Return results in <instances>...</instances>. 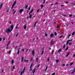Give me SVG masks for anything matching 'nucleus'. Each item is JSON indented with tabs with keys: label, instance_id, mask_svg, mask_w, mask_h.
Segmentation results:
<instances>
[{
	"label": "nucleus",
	"instance_id": "16",
	"mask_svg": "<svg viewBox=\"0 0 75 75\" xmlns=\"http://www.w3.org/2000/svg\"><path fill=\"white\" fill-rule=\"evenodd\" d=\"M24 72L23 71H21V74L20 75H22V74H24Z\"/></svg>",
	"mask_w": 75,
	"mask_h": 75
},
{
	"label": "nucleus",
	"instance_id": "11",
	"mask_svg": "<svg viewBox=\"0 0 75 75\" xmlns=\"http://www.w3.org/2000/svg\"><path fill=\"white\" fill-rule=\"evenodd\" d=\"M9 10H10V7H8L7 8V13H8V11H9Z\"/></svg>",
	"mask_w": 75,
	"mask_h": 75
},
{
	"label": "nucleus",
	"instance_id": "60",
	"mask_svg": "<svg viewBox=\"0 0 75 75\" xmlns=\"http://www.w3.org/2000/svg\"><path fill=\"white\" fill-rule=\"evenodd\" d=\"M15 68V66H14L12 68V69H14Z\"/></svg>",
	"mask_w": 75,
	"mask_h": 75
},
{
	"label": "nucleus",
	"instance_id": "34",
	"mask_svg": "<svg viewBox=\"0 0 75 75\" xmlns=\"http://www.w3.org/2000/svg\"><path fill=\"white\" fill-rule=\"evenodd\" d=\"M54 35L55 36H56V35H57V33H56V32H55L54 33Z\"/></svg>",
	"mask_w": 75,
	"mask_h": 75
},
{
	"label": "nucleus",
	"instance_id": "56",
	"mask_svg": "<svg viewBox=\"0 0 75 75\" xmlns=\"http://www.w3.org/2000/svg\"><path fill=\"white\" fill-rule=\"evenodd\" d=\"M10 53H11V51L10 50L8 52V54H10Z\"/></svg>",
	"mask_w": 75,
	"mask_h": 75
},
{
	"label": "nucleus",
	"instance_id": "59",
	"mask_svg": "<svg viewBox=\"0 0 75 75\" xmlns=\"http://www.w3.org/2000/svg\"><path fill=\"white\" fill-rule=\"evenodd\" d=\"M16 11H15L13 12V14H14L15 13H16Z\"/></svg>",
	"mask_w": 75,
	"mask_h": 75
},
{
	"label": "nucleus",
	"instance_id": "48",
	"mask_svg": "<svg viewBox=\"0 0 75 75\" xmlns=\"http://www.w3.org/2000/svg\"><path fill=\"white\" fill-rule=\"evenodd\" d=\"M59 62V60H57L56 61V62H57H57Z\"/></svg>",
	"mask_w": 75,
	"mask_h": 75
},
{
	"label": "nucleus",
	"instance_id": "29",
	"mask_svg": "<svg viewBox=\"0 0 75 75\" xmlns=\"http://www.w3.org/2000/svg\"><path fill=\"white\" fill-rule=\"evenodd\" d=\"M71 34H69V35L68 36V37L67 38H69V37H70V36H71Z\"/></svg>",
	"mask_w": 75,
	"mask_h": 75
},
{
	"label": "nucleus",
	"instance_id": "57",
	"mask_svg": "<svg viewBox=\"0 0 75 75\" xmlns=\"http://www.w3.org/2000/svg\"><path fill=\"white\" fill-rule=\"evenodd\" d=\"M64 65H65V64H63L62 65V67H64Z\"/></svg>",
	"mask_w": 75,
	"mask_h": 75
},
{
	"label": "nucleus",
	"instance_id": "54",
	"mask_svg": "<svg viewBox=\"0 0 75 75\" xmlns=\"http://www.w3.org/2000/svg\"><path fill=\"white\" fill-rule=\"evenodd\" d=\"M30 71H32V68H31L30 70H29Z\"/></svg>",
	"mask_w": 75,
	"mask_h": 75
},
{
	"label": "nucleus",
	"instance_id": "46",
	"mask_svg": "<svg viewBox=\"0 0 75 75\" xmlns=\"http://www.w3.org/2000/svg\"><path fill=\"white\" fill-rule=\"evenodd\" d=\"M17 27H18V24L17 25V26L15 28H17Z\"/></svg>",
	"mask_w": 75,
	"mask_h": 75
},
{
	"label": "nucleus",
	"instance_id": "2",
	"mask_svg": "<svg viewBox=\"0 0 75 75\" xmlns=\"http://www.w3.org/2000/svg\"><path fill=\"white\" fill-rule=\"evenodd\" d=\"M32 53V55L33 57L35 55V50H33L31 52Z\"/></svg>",
	"mask_w": 75,
	"mask_h": 75
},
{
	"label": "nucleus",
	"instance_id": "4",
	"mask_svg": "<svg viewBox=\"0 0 75 75\" xmlns=\"http://www.w3.org/2000/svg\"><path fill=\"white\" fill-rule=\"evenodd\" d=\"M54 43H55V42H53V40L52 39L51 40V42H50L51 45H52V44H54Z\"/></svg>",
	"mask_w": 75,
	"mask_h": 75
},
{
	"label": "nucleus",
	"instance_id": "47",
	"mask_svg": "<svg viewBox=\"0 0 75 75\" xmlns=\"http://www.w3.org/2000/svg\"><path fill=\"white\" fill-rule=\"evenodd\" d=\"M19 34V33H18L17 35H16V37H17L18 36V34Z\"/></svg>",
	"mask_w": 75,
	"mask_h": 75
},
{
	"label": "nucleus",
	"instance_id": "21",
	"mask_svg": "<svg viewBox=\"0 0 75 75\" xmlns=\"http://www.w3.org/2000/svg\"><path fill=\"white\" fill-rule=\"evenodd\" d=\"M49 61H50V58H48L47 60V62H49Z\"/></svg>",
	"mask_w": 75,
	"mask_h": 75
},
{
	"label": "nucleus",
	"instance_id": "38",
	"mask_svg": "<svg viewBox=\"0 0 75 75\" xmlns=\"http://www.w3.org/2000/svg\"><path fill=\"white\" fill-rule=\"evenodd\" d=\"M62 37H63V35H62V36H60L59 37V38H62Z\"/></svg>",
	"mask_w": 75,
	"mask_h": 75
},
{
	"label": "nucleus",
	"instance_id": "18",
	"mask_svg": "<svg viewBox=\"0 0 75 75\" xmlns=\"http://www.w3.org/2000/svg\"><path fill=\"white\" fill-rule=\"evenodd\" d=\"M38 57H37L36 58V61L37 62H38Z\"/></svg>",
	"mask_w": 75,
	"mask_h": 75
},
{
	"label": "nucleus",
	"instance_id": "26",
	"mask_svg": "<svg viewBox=\"0 0 75 75\" xmlns=\"http://www.w3.org/2000/svg\"><path fill=\"white\" fill-rule=\"evenodd\" d=\"M54 50H52V54L53 53H54Z\"/></svg>",
	"mask_w": 75,
	"mask_h": 75
},
{
	"label": "nucleus",
	"instance_id": "42",
	"mask_svg": "<svg viewBox=\"0 0 75 75\" xmlns=\"http://www.w3.org/2000/svg\"><path fill=\"white\" fill-rule=\"evenodd\" d=\"M43 6H44V5H41V8H42L43 7Z\"/></svg>",
	"mask_w": 75,
	"mask_h": 75
},
{
	"label": "nucleus",
	"instance_id": "9",
	"mask_svg": "<svg viewBox=\"0 0 75 75\" xmlns=\"http://www.w3.org/2000/svg\"><path fill=\"white\" fill-rule=\"evenodd\" d=\"M44 47H43L42 48V53H41V54L42 55V54H44Z\"/></svg>",
	"mask_w": 75,
	"mask_h": 75
},
{
	"label": "nucleus",
	"instance_id": "12",
	"mask_svg": "<svg viewBox=\"0 0 75 75\" xmlns=\"http://www.w3.org/2000/svg\"><path fill=\"white\" fill-rule=\"evenodd\" d=\"M62 51V49H60L58 51V52H61Z\"/></svg>",
	"mask_w": 75,
	"mask_h": 75
},
{
	"label": "nucleus",
	"instance_id": "45",
	"mask_svg": "<svg viewBox=\"0 0 75 75\" xmlns=\"http://www.w3.org/2000/svg\"><path fill=\"white\" fill-rule=\"evenodd\" d=\"M69 17H72V14L69 15Z\"/></svg>",
	"mask_w": 75,
	"mask_h": 75
},
{
	"label": "nucleus",
	"instance_id": "36",
	"mask_svg": "<svg viewBox=\"0 0 75 75\" xmlns=\"http://www.w3.org/2000/svg\"><path fill=\"white\" fill-rule=\"evenodd\" d=\"M33 65H34V64L31 63L30 66L33 67Z\"/></svg>",
	"mask_w": 75,
	"mask_h": 75
},
{
	"label": "nucleus",
	"instance_id": "37",
	"mask_svg": "<svg viewBox=\"0 0 75 75\" xmlns=\"http://www.w3.org/2000/svg\"><path fill=\"white\" fill-rule=\"evenodd\" d=\"M74 34H75V33H72V35L73 36L74 35Z\"/></svg>",
	"mask_w": 75,
	"mask_h": 75
},
{
	"label": "nucleus",
	"instance_id": "14",
	"mask_svg": "<svg viewBox=\"0 0 75 75\" xmlns=\"http://www.w3.org/2000/svg\"><path fill=\"white\" fill-rule=\"evenodd\" d=\"M10 28H14V25H11Z\"/></svg>",
	"mask_w": 75,
	"mask_h": 75
},
{
	"label": "nucleus",
	"instance_id": "55",
	"mask_svg": "<svg viewBox=\"0 0 75 75\" xmlns=\"http://www.w3.org/2000/svg\"><path fill=\"white\" fill-rule=\"evenodd\" d=\"M45 36H47V35H48L46 33V34H45Z\"/></svg>",
	"mask_w": 75,
	"mask_h": 75
},
{
	"label": "nucleus",
	"instance_id": "52",
	"mask_svg": "<svg viewBox=\"0 0 75 75\" xmlns=\"http://www.w3.org/2000/svg\"><path fill=\"white\" fill-rule=\"evenodd\" d=\"M24 62H26V59H24Z\"/></svg>",
	"mask_w": 75,
	"mask_h": 75
},
{
	"label": "nucleus",
	"instance_id": "1",
	"mask_svg": "<svg viewBox=\"0 0 75 75\" xmlns=\"http://www.w3.org/2000/svg\"><path fill=\"white\" fill-rule=\"evenodd\" d=\"M13 28H11V29L10 30V29H8L6 30V33H10L12 30H13Z\"/></svg>",
	"mask_w": 75,
	"mask_h": 75
},
{
	"label": "nucleus",
	"instance_id": "41",
	"mask_svg": "<svg viewBox=\"0 0 75 75\" xmlns=\"http://www.w3.org/2000/svg\"><path fill=\"white\" fill-rule=\"evenodd\" d=\"M47 68H48V67H46V68L45 69V71H47Z\"/></svg>",
	"mask_w": 75,
	"mask_h": 75
},
{
	"label": "nucleus",
	"instance_id": "15",
	"mask_svg": "<svg viewBox=\"0 0 75 75\" xmlns=\"http://www.w3.org/2000/svg\"><path fill=\"white\" fill-rule=\"evenodd\" d=\"M23 59H24V57H22L21 60V62H23Z\"/></svg>",
	"mask_w": 75,
	"mask_h": 75
},
{
	"label": "nucleus",
	"instance_id": "40",
	"mask_svg": "<svg viewBox=\"0 0 75 75\" xmlns=\"http://www.w3.org/2000/svg\"><path fill=\"white\" fill-rule=\"evenodd\" d=\"M17 46H16V47L15 48V50H17Z\"/></svg>",
	"mask_w": 75,
	"mask_h": 75
},
{
	"label": "nucleus",
	"instance_id": "8",
	"mask_svg": "<svg viewBox=\"0 0 75 75\" xmlns=\"http://www.w3.org/2000/svg\"><path fill=\"white\" fill-rule=\"evenodd\" d=\"M3 5V3H1V5L0 6V9H1V8H2Z\"/></svg>",
	"mask_w": 75,
	"mask_h": 75
},
{
	"label": "nucleus",
	"instance_id": "17",
	"mask_svg": "<svg viewBox=\"0 0 75 75\" xmlns=\"http://www.w3.org/2000/svg\"><path fill=\"white\" fill-rule=\"evenodd\" d=\"M69 54H70V52H69L67 54V55H66V57H67L68 56V55H69Z\"/></svg>",
	"mask_w": 75,
	"mask_h": 75
},
{
	"label": "nucleus",
	"instance_id": "20",
	"mask_svg": "<svg viewBox=\"0 0 75 75\" xmlns=\"http://www.w3.org/2000/svg\"><path fill=\"white\" fill-rule=\"evenodd\" d=\"M68 50V47H67V48H66L65 50L67 51V50Z\"/></svg>",
	"mask_w": 75,
	"mask_h": 75
},
{
	"label": "nucleus",
	"instance_id": "61",
	"mask_svg": "<svg viewBox=\"0 0 75 75\" xmlns=\"http://www.w3.org/2000/svg\"><path fill=\"white\" fill-rule=\"evenodd\" d=\"M10 42H11V41H10L9 42L8 44H10Z\"/></svg>",
	"mask_w": 75,
	"mask_h": 75
},
{
	"label": "nucleus",
	"instance_id": "39",
	"mask_svg": "<svg viewBox=\"0 0 75 75\" xmlns=\"http://www.w3.org/2000/svg\"><path fill=\"white\" fill-rule=\"evenodd\" d=\"M73 65V63H71L70 64V65Z\"/></svg>",
	"mask_w": 75,
	"mask_h": 75
},
{
	"label": "nucleus",
	"instance_id": "6",
	"mask_svg": "<svg viewBox=\"0 0 75 75\" xmlns=\"http://www.w3.org/2000/svg\"><path fill=\"white\" fill-rule=\"evenodd\" d=\"M35 69H33L32 70V73L33 74H34V73L35 72Z\"/></svg>",
	"mask_w": 75,
	"mask_h": 75
},
{
	"label": "nucleus",
	"instance_id": "5",
	"mask_svg": "<svg viewBox=\"0 0 75 75\" xmlns=\"http://www.w3.org/2000/svg\"><path fill=\"white\" fill-rule=\"evenodd\" d=\"M23 9H21L19 11V12L20 13H22V12L23 11Z\"/></svg>",
	"mask_w": 75,
	"mask_h": 75
},
{
	"label": "nucleus",
	"instance_id": "53",
	"mask_svg": "<svg viewBox=\"0 0 75 75\" xmlns=\"http://www.w3.org/2000/svg\"><path fill=\"white\" fill-rule=\"evenodd\" d=\"M45 0H44V1H43V4H44L45 3Z\"/></svg>",
	"mask_w": 75,
	"mask_h": 75
},
{
	"label": "nucleus",
	"instance_id": "62",
	"mask_svg": "<svg viewBox=\"0 0 75 75\" xmlns=\"http://www.w3.org/2000/svg\"><path fill=\"white\" fill-rule=\"evenodd\" d=\"M5 38H4L3 40H4V41H5Z\"/></svg>",
	"mask_w": 75,
	"mask_h": 75
},
{
	"label": "nucleus",
	"instance_id": "35",
	"mask_svg": "<svg viewBox=\"0 0 75 75\" xmlns=\"http://www.w3.org/2000/svg\"><path fill=\"white\" fill-rule=\"evenodd\" d=\"M65 45H66L65 44L63 46V48H65Z\"/></svg>",
	"mask_w": 75,
	"mask_h": 75
},
{
	"label": "nucleus",
	"instance_id": "10",
	"mask_svg": "<svg viewBox=\"0 0 75 75\" xmlns=\"http://www.w3.org/2000/svg\"><path fill=\"white\" fill-rule=\"evenodd\" d=\"M75 69L74 68V70L73 71L71 72V74H74V72H75Z\"/></svg>",
	"mask_w": 75,
	"mask_h": 75
},
{
	"label": "nucleus",
	"instance_id": "30",
	"mask_svg": "<svg viewBox=\"0 0 75 75\" xmlns=\"http://www.w3.org/2000/svg\"><path fill=\"white\" fill-rule=\"evenodd\" d=\"M25 67H24L23 71L24 72L25 70Z\"/></svg>",
	"mask_w": 75,
	"mask_h": 75
},
{
	"label": "nucleus",
	"instance_id": "50",
	"mask_svg": "<svg viewBox=\"0 0 75 75\" xmlns=\"http://www.w3.org/2000/svg\"><path fill=\"white\" fill-rule=\"evenodd\" d=\"M22 44H20V47H21L22 46Z\"/></svg>",
	"mask_w": 75,
	"mask_h": 75
},
{
	"label": "nucleus",
	"instance_id": "7",
	"mask_svg": "<svg viewBox=\"0 0 75 75\" xmlns=\"http://www.w3.org/2000/svg\"><path fill=\"white\" fill-rule=\"evenodd\" d=\"M20 48H18V52H17V54L18 55L19 54V53H20Z\"/></svg>",
	"mask_w": 75,
	"mask_h": 75
},
{
	"label": "nucleus",
	"instance_id": "24",
	"mask_svg": "<svg viewBox=\"0 0 75 75\" xmlns=\"http://www.w3.org/2000/svg\"><path fill=\"white\" fill-rule=\"evenodd\" d=\"M56 28H59V25L57 26Z\"/></svg>",
	"mask_w": 75,
	"mask_h": 75
},
{
	"label": "nucleus",
	"instance_id": "23",
	"mask_svg": "<svg viewBox=\"0 0 75 75\" xmlns=\"http://www.w3.org/2000/svg\"><path fill=\"white\" fill-rule=\"evenodd\" d=\"M29 17L30 18H31L32 17V15H30Z\"/></svg>",
	"mask_w": 75,
	"mask_h": 75
},
{
	"label": "nucleus",
	"instance_id": "19",
	"mask_svg": "<svg viewBox=\"0 0 75 75\" xmlns=\"http://www.w3.org/2000/svg\"><path fill=\"white\" fill-rule=\"evenodd\" d=\"M11 63L12 64H13V63H14V60L13 59H12L11 61Z\"/></svg>",
	"mask_w": 75,
	"mask_h": 75
},
{
	"label": "nucleus",
	"instance_id": "22",
	"mask_svg": "<svg viewBox=\"0 0 75 75\" xmlns=\"http://www.w3.org/2000/svg\"><path fill=\"white\" fill-rule=\"evenodd\" d=\"M33 57H31L30 59L31 61H33Z\"/></svg>",
	"mask_w": 75,
	"mask_h": 75
},
{
	"label": "nucleus",
	"instance_id": "28",
	"mask_svg": "<svg viewBox=\"0 0 75 75\" xmlns=\"http://www.w3.org/2000/svg\"><path fill=\"white\" fill-rule=\"evenodd\" d=\"M30 8H30V6H29V7L28 8V11H29V10H30Z\"/></svg>",
	"mask_w": 75,
	"mask_h": 75
},
{
	"label": "nucleus",
	"instance_id": "58",
	"mask_svg": "<svg viewBox=\"0 0 75 75\" xmlns=\"http://www.w3.org/2000/svg\"><path fill=\"white\" fill-rule=\"evenodd\" d=\"M1 38H0V41H1Z\"/></svg>",
	"mask_w": 75,
	"mask_h": 75
},
{
	"label": "nucleus",
	"instance_id": "51",
	"mask_svg": "<svg viewBox=\"0 0 75 75\" xmlns=\"http://www.w3.org/2000/svg\"><path fill=\"white\" fill-rule=\"evenodd\" d=\"M38 22V21H36L35 22V24H37V22Z\"/></svg>",
	"mask_w": 75,
	"mask_h": 75
},
{
	"label": "nucleus",
	"instance_id": "13",
	"mask_svg": "<svg viewBox=\"0 0 75 75\" xmlns=\"http://www.w3.org/2000/svg\"><path fill=\"white\" fill-rule=\"evenodd\" d=\"M53 36H54V35L53 34H51L50 35V37H51L52 38L53 37Z\"/></svg>",
	"mask_w": 75,
	"mask_h": 75
},
{
	"label": "nucleus",
	"instance_id": "32",
	"mask_svg": "<svg viewBox=\"0 0 75 75\" xmlns=\"http://www.w3.org/2000/svg\"><path fill=\"white\" fill-rule=\"evenodd\" d=\"M22 51H23V52H24V49L23 48L22 49Z\"/></svg>",
	"mask_w": 75,
	"mask_h": 75
},
{
	"label": "nucleus",
	"instance_id": "3",
	"mask_svg": "<svg viewBox=\"0 0 75 75\" xmlns=\"http://www.w3.org/2000/svg\"><path fill=\"white\" fill-rule=\"evenodd\" d=\"M16 4V1H15L14 3L13 4L12 7L11 8V9H12V8H13V7H14V6H15Z\"/></svg>",
	"mask_w": 75,
	"mask_h": 75
},
{
	"label": "nucleus",
	"instance_id": "33",
	"mask_svg": "<svg viewBox=\"0 0 75 75\" xmlns=\"http://www.w3.org/2000/svg\"><path fill=\"white\" fill-rule=\"evenodd\" d=\"M26 28L27 27H26V25H25L24 27V28Z\"/></svg>",
	"mask_w": 75,
	"mask_h": 75
},
{
	"label": "nucleus",
	"instance_id": "43",
	"mask_svg": "<svg viewBox=\"0 0 75 75\" xmlns=\"http://www.w3.org/2000/svg\"><path fill=\"white\" fill-rule=\"evenodd\" d=\"M39 11H40V9H38L37 11V12L38 13L39 12Z\"/></svg>",
	"mask_w": 75,
	"mask_h": 75
},
{
	"label": "nucleus",
	"instance_id": "27",
	"mask_svg": "<svg viewBox=\"0 0 75 75\" xmlns=\"http://www.w3.org/2000/svg\"><path fill=\"white\" fill-rule=\"evenodd\" d=\"M69 43V41L68 40L66 44L67 45Z\"/></svg>",
	"mask_w": 75,
	"mask_h": 75
},
{
	"label": "nucleus",
	"instance_id": "44",
	"mask_svg": "<svg viewBox=\"0 0 75 75\" xmlns=\"http://www.w3.org/2000/svg\"><path fill=\"white\" fill-rule=\"evenodd\" d=\"M72 40H73V39H72L71 40H68L69 41H72Z\"/></svg>",
	"mask_w": 75,
	"mask_h": 75
},
{
	"label": "nucleus",
	"instance_id": "49",
	"mask_svg": "<svg viewBox=\"0 0 75 75\" xmlns=\"http://www.w3.org/2000/svg\"><path fill=\"white\" fill-rule=\"evenodd\" d=\"M55 74V73H54L52 74V75H54Z\"/></svg>",
	"mask_w": 75,
	"mask_h": 75
},
{
	"label": "nucleus",
	"instance_id": "64",
	"mask_svg": "<svg viewBox=\"0 0 75 75\" xmlns=\"http://www.w3.org/2000/svg\"><path fill=\"white\" fill-rule=\"evenodd\" d=\"M66 67H67V66H68V64H66Z\"/></svg>",
	"mask_w": 75,
	"mask_h": 75
},
{
	"label": "nucleus",
	"instance_id": "63",
	"mask_svg": "<svg viewBox=\"0 0 75 75\" xmlns=\"http://www.w3.org/2000/svg\"><path fill=\"white\" fill-rule=\"evenodd\" d=\"M2 72H4V69H2Z\"/></svg>",
	"mask_w": 75,
	"mask_h": 75
},
{
	"label": "nucleus",
	"instance_id": "31",
	"mask_svg": "<svg viewBox=\"0 0 75 75\" xmlns=\"http://www.w3.org/2000/svg\"><path fill=\"white\" fill-rule=\"evenodd\" d=\"M28 7V5H26L25 6V8L27 9V7Z\"/></svg>",
	"mask_w": 75,
	"mask_h": 75
},
{
	"label": "nucleus",
	"instance_id": "25",
	"mask_svg": "<svg viewBox=\"0 0 75 75\" xmlns=\"http://www.w3.org/2000/svg\"><path fill=\"white\" fill-rule=\"evenodd\" d=\"M34 11V9H32V10L30 11V13H33V12Z\"/></svg>",
	"mask_w": 75,
	"mask_h": 75
}]
</instances>
